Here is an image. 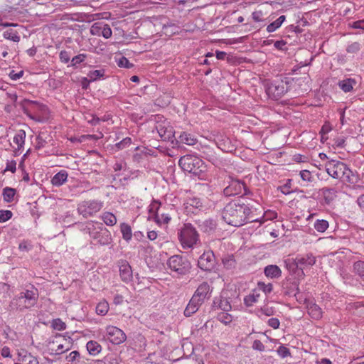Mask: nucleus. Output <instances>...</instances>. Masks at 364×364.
Returning a JSON list of instances; mask_svg holds the SVG:
<instances>
[{"label":"nucleus","mask_w":364,"mask_h":364,"mask_svg":"<svg viewBox=\"0 0 364 364\" xmlns=\"http://www.w3.org/2000/svg\"><path fill=\"white\" fill-rule=\"evenodd\" d=\"M223 219L228 224L235 227H240L245 223L257 221L252 215L248 205L236 200L228 203L223 208Z\"/></svg>","instance_id":"obj_1"},{"label":"nucleus","mask_w":364,"mask_h":364,"mask_svg":"<svg viewBox=\"0 0 364 364\" xmlns=\"http://www.w3.org/2000/svg\"><path fill=\"white\" fill-rule=\"evenodd\" d=\"M325 168L328 174L335 179H339L344 182H351L353 176L350 168L343 162L336 160H330L325 164Z\"/></svg>","instance_id":"obj_2"},{"label":"nucleus","mask_w":364,"mask_h":364,"mask_svg":"<svg viewBox=\"0 0 364 364\" xmlns=\"http://www.w3.org/2000/svg\"><path fill=\"white\" fill-rule=\"evenodd\" d=\"M291 79L289 77H280L265 85L267 94L274 100H278L287 93L289 89Z\"/></svg>","instance_id":"obj_3"},{"label":"nucleus","mask_w":364,"mask_h":364,"mask_svg":"<svg viewBox=\"0 0 364 364\" xmlns=\"http://www.w3.org/2000/svg\"><path fill=\"white\" fill-rule=\"evenodd\" d=\"M316 263V257L311 253L299 255L296 256L294 261L291 262H286V266L289 269L296 270L298 279H303L304 272L303 268L313 266Z\"/></svg>","instance_id":"obj_4"},{"label":"nucleus","mask_w":364,"mask_h":364,"mask_svg":"<svg viewBox=\"0 0 364 364\" xmlns=\"http://www.w3.org/2000/svg\"><path fill=\"white\" fill-rule=\"evenodd\" d=\"M205 286L202 284L198 287L195 294L191 299L186 308L184 310V315L186 317L192 316L196 313L199 306L203 303L205 299Z\"/></svg>","instance_id":"obj_5"},{"label":"nucleus","mask_w":364,"mask_h":364,"mask_svg":"<svg viewBox=\"0 0 364 364\" xmlns=\"http://www.w3.org/2000/svg\"><path fill=\"white\" fill-rule=\"evenodd\" d=\"M178 237L183 248H191L198 240V234L191 225L186 224L181 230Z\"/></svg>","instance_id":"obj_6"},{"label":"nucleus","mask_w":364,"mask_h":364,"mask_svg":"<svg viewBox=\"0 0 364 364\" xmlns=\"http://www.w3.org/2000/svg\"><path fill=\"white\" fill-rule=\"evenodd\" d=\"M168 267L179 274H184L190 268V263L181 255L171 256L167 261Z\"/></svg>","instance_id":"obj_7"},{"label":"nucleus","mask_w":364,"mask_h":364,"mask_svg":"<svg viewBox=\"0 0 364 364\" xmlns=\"http://www.w3.org/2000/svg\"><path fill=\"white\" fill-rule=\"evenodd\" d=\"M102 206V203L97 200L83 201L78 205L77 211L83 217L87 218L100 211Z\"/></svg>","instance_id":"obj_8"},{"label":"nucleus","mask_w":364,"mask_h":364,"mask_svg":"<svg viewBox=\"0 0 364 364\" xmlns=\"http://www.w3.org/2000/svg\"><path fill=\"white\" fill-rule=\"evenodd\" d=\"M107 338L113 344L118 345L123 343L126 338V334L120 328L109 326L106 328Z\"/></svg>","instance_id":"obj_9"},{"label":"nucleus","mask_w":364,"mask_h":364,"mask_svg":"<svg viewBox=\"0 0 364 364\" xmlns=\"http://www.w3.org/2000/svg\"><path fill=\"white\" fill-rule=\"evenodd\" d=\"M199 163L198 159L189 155L183 156L180 158L178 164L183 170L194 174L198 173L199 166L196 167Z\"/></svg>","instance_id":"obj_10"},{"label":"nucleus","mask_w":364,"mask_h":364,"mask_svg":"<svg viewBox=\"0 0 364 364\" xmlns=\"http://www.w3.org/2000/svg\"><path fill=\"white\" fill-rule=\"evenodd\" d=\"M217 263L215 261V257L212 250L206 251V274L208 272L212 273L213 276L210 279H220L219 274L216 272ZM208 276L206 275V278Z\"/></svg>","instance_id":"obj_11"},{"label":"nucleus","mask_w":364,"mask_h":364,"mask_svg":"<svg viewBox=\"0 0 364 364\" xmlns=\"http://www.w3.org/2000/svg\"><path fill=\"white\" fill-rule=\"evenodd\" d=\"M232 309L230 302L227 299H223L222 296H217L213 301V304L211 306V310L210 311V314H213V311L217 309H220L221 311H229Z\"/></svg>","instance_id":"obj_12"},{"label":"nucleus","mask_w":364,"mask_h":364,"mask_svg":"<svg viewBox=\"0 0 364 364\" xmlns=\"http://www.w3.org/2000/svg\"><path fill=\"white\" fill-rule=\"evenodd\" d=\"M31 305L27 304V301L20 294L14 297L9 304L11 311H23L24 309L31 308Z\"/></svg>","instance_id":"obj_13"},{"label":"nucleus","mask_w":364,"mask_h":364,"mask_svg":"<svg viewBox=\"0 0 364 364\" xmlns=\"http://www.w3.org/2000/svg\"><path fill=\"white\" fill-rule=\"evenodd\" d=\"M245 185L240 181L233 180L229 185L224 189L223 192L226 196H232L240 194Z\"/></svg>","instance_id":"obj_14"},{"label":"nucleus","mask_w":364,"mask_h":364,"mask_svg":"<svg viewBox=\"0 0 364 364\" xmlns=\"http://www.w3.org/2000/svg\"><path fill=\"white\" fill-rule=\"evenodd\" d=\"M21 294L27 301V304L34 306L38 299V290L31 285V289H26L25 291L21 292Z\"/></svg>","instance_id":"obj_15"},{"label":"nucleus","mask_w":364,"mask_h":364,"mask_svg":"<svg viewBox=\"0 0 364 364\" xmlns=\"http://www.w3.org/2000/svg\"><path fill=\"white\" fill-rule=\"evenodd\" d=\"M119 275L122 280L126 283L132 279V269L127 262L123 261L121 262L119 266Z\"/></svg>","instance_id":"obj_16"},{"label":"nucleus","mask_w":364,"mask_h":364,"mask_svg":"<svg viewBox=\"0 0 364 364\" xmlns=\"http://www.w3.org/2000/svg\"><path fill=\"white\" fill-rule=\"evenodd\" d=\"M18 360L23 364H39L37 358L23 349L18 353Z\"/></svg>","instance_id":"obj_17"},{"label":"nucleus","mask_w":364,"mask_h":364,"mask_svg":"<svg viewBox=\"0 0 364 364\" xmlns=\"http://www.w3.org/2000/svg\"><path fill=\"white\" fill-rule=\"evenodd\" d=\"M283 289L284 294L296 297V295L299 293V282L296 281L287 282L283 284Z\"/></svg>","instance_id":"obj_18"},{"label":"nucleus","mask_w":364,"mask_h":364,"mask_svg":"<svg viewBox=\"0 0 364 364\" xmlns=\"http://www.w3.org/2000/svg\"><path fill=\"white\" fill-rule=\"evenodd\" d=\"M320 193L323 198L326 204L332 203L337 197V191L333 188H323L320 190Z\"/></svg>","instance_id":"obj_19"},{"label":"nucleus","mask_w":364,"mask_h":364,"mask_svg":"<svg viewBox=\"0 0 364 364\" xmlns=\"http://www.w3.org/2000/svg\"><path fill=\"white\" fill-rule=\"evenodd\" d=\"M67 171L65 170H61L52 178L51 183L55 186H60L67 181Z\"/></svg>","instance_id":"obj_20"},{"label":"nucleus","mask_w":364,"mask_h":364,"mask_svg":"<svg viewBox=\"0 0 364 364\" xmlns=\"http://www.w3.org/2000/svg\"><path fill=\"white\" fill-rule=\"evenodd\" d=\"M264 274L271 278H278L281 276L282 271L277 265H268L264 268Z\"/></svg>","instance_id":"obj_21"},{"label":"nucleus","mask_w":364,"mask_h":364,"mask_svg":"<svg viewBox=\"0 0 364 364\" xmlns=\"http://www.w3.org/2000/svg\"><path fill=\"white\" fill-rule=\"evenodd\" d=\"M308 313L309 316L316 320H318L322 316L321 309L316 304H310L308 306Z\"/></svg>","instance_id":"obj_22"},{"label":"nucleus","mask_w":364,"mask_h":364,"mask_svg":"<svg viewBox=\"0 0 364 364\" xmlns=\"http://www.w3.org/2000/svg\"><path fill=\"white\" fill-rule=\"evenodd\" d=\"M95 239H97V242L101 245H108L111 241V237L109 231L106 229L102 230V232H97L94 237Z\"/></svg>","instance_id":"obj_23"},{"label":"nucleus","mask_w":364,"mask_h":364,"mask_svg":"<svg viewBox=\"0 0 364 364\" xmlns=\"http://www.w3.org/2000/svg\"><path fill=\"white\" fill-rule=\"evenodd\" d=\"M356 82L355 80L351 78H347L346 80L339 81L338 86L339 87L345 92H350L353 86L355 85Z\"/></svg>","instance_id":"obj_24"},{"label":"nucleus","mask_w":364,"mask_h":364,"mask_svg":"<svg viewBox=\"0 0 364 364\" xmlns=\"http://www.w3.org/2000/svg\"><path fill=\"white\" fill-rule=\"evenodd\" d=\"M178 141L187 145H194L196 143V139L191 136V134L186 132H182L178 137Z\"/></svg>","instance_id":"obj_25"},{"label":"nucleus","mask_w":364,"mask_h":364,"mask_svg":"<svg viewBox=\"0 0 364 364\" xmlns=\"http://www.w3.org/2000/svg\"><path fill=\"white\" fill-rule=\"evenodd\" d=\"M86 347L89 353L92 355L98 354L102 350V346L95 341H88Z\"/></svg>","instance_id":"obj_26"},{"label":"nucleus","mask_w":364,"mask_h":364,"mask_svg":"<svg viewBox=\"0 0 364 364\" xmlns=\"http://www.w3.org/2000/svg\"><path fill=\"white\" fill-rule=\"evenodd\" d=\"M26 132L24 130H19L14 137V142L17 145V149L19 150L23 146L25 142Z\"/></svg>","instance_id":"obj_27"},{"label":"nucleus","mask_w":364,"mask_h":364,"mask_svg":"<svg viewBox=\"0 0 364 364\" xmlns=\"http://www.w3.org/2000/svg\"><path fill=\"white\" fill-rule=\"evenodd\" d=\"M16 189H14V188H9V187L4 188L3 189V193H2L4 200L7 203L12 202L14 200V198L16 195Z\"/></svg>","instance_id":"obj_28"},{"label":"nucleus","mask_w":364,"mask_h":364,"mask_svg":"<svg viewBox=\"0 0 364 364\" xmlns=\"http://www.w3.org/2000/svg\"><path fill=\"white\" fill-rule=\"evenodd\" d=\"M285 16L282 15L279 16L277 20H275L274 22L271 23L267 26V31L269 33L274 32L282 26V23L285 21Z\"/></svg>","instance_id":"obj_29"},{"label":"nucleus","mask_w":364,"mask_h":364,"mask_svg":"<svg viewBox=\"0 0 364 364\" xmlns=\"http://www.w3.org/2000/svg\"><path fill=\"white\" fill-rule=\"evenodd\" d=\"M120 230L122 234V237L126 241H129L132 239V233L131 227L127 223H122L120 225Z\"/></svg>","instance_id":"obj_30"},{"label":"nucleus","mask_w":364,"mask_h":364,"mask_svg":"<svg viewBox=\"0 0 364 364\" xmlns=\"http://www.w3.org/2000/svg\"><path fill=\"white\" fill-rule=\"evenodd\" d=\"M103 222L109 226H113L117 223V218L114 214L109 212H106L102 215Z\"/></svg>","instance_id":"obj_31"},{"label":"nucleus","mask_w":364,"mask_h":364,"mask_svg":"<svg viewBox=\"0 0 364 364\" xmlns=\"http://www.w3.org/2000/svg\"><path fill=\"white\" fill-rule=\"evenodd\" d=\"M217 319L225 324L230 323L232 321V316L228 314V311H222L217 314Z\"/></svg>","instance_id":"obj_32"},{"label":"nucleus","mask_w":364,"mask_h":364,"mask_svg":"<svg viewBox=\"0 0 364 364\" xmlns=\"http://www.w3.org/2000/svg\"><path fill=\"white\" fill-rule=\"evenodd\" d=\"M109 310V304L107 301H103L100 302L96 306V313L98 315L104 316Z\"/></svg>","instance_id":"obj_33"},{"label":"nucleus","mask_w":364,"mask_h":364,"mask_svg":"<svg viewBox=\"0 0 364 364\" xmlns=\"http://www.w3.org/2000/svg\"><path fill=\"white\" fill-rule=\"evenodd\" d=\"M171 220V217L167 214H161L159 215L158 213H156L154 215V221L159 224H167Z\"/></svg>","instance_id":"obj_34"},{"label":"nucleus","mask_w":364,"mask_h":364,"mask_svg":"<svg viewBox=\"0 0 364 364\" xmlns=\"http://www.w3.org/2000/svg\"><path fill=\"white\" fill-rule=\"evenodd\" d=\"M353 271L360 277H364V261H357L353 264Z\"/></svg>","instance_id":"obj_35"},{"label":"nucleus","mask_w":364,"mask_h":364,"mask_svg":"<svg viewBox=\"0 0 364 364\" xmlns=\"http://www.w3.org/2000/svg\"><path fill=\"white\" fill-rule=\"evenodd\" d=\"M214 190H215V192L212 191V193L210 194V196H212L211 198L209 199V201L211 202L213 204L209 205V208H211L213 205V208H215V205L216 203L219 201L220 198L222 197L220 189L215 187Z\"/></svg>","instance_id":"obj_36"},{"label":"nucleus","mask_w":364,"mask_h":364,"mask_svg":"<svg viewBox=\"0 0 364 364\" xmlns=\"http://www.w3.org/2000/svg\"><path fill=\"white\" fill-rule=\"evenodd\" d=\"M328 228V223L325 220H317L314 223V228L320 232H323Z\"/></svg>","instance_id":"obj_37"},{"label":"nucleus","mask_w":364,"mask_h":364,"mask_svg":"<svg viewBox=\"0 0 364 364\" xmlns=\"http://www.w3.org/2000/svg\"><path fill=\"white\" fill-rule=\"evenodd\" d=\"M103 24V22H96L93 23L90 28L91 34L100 36L102 34Z\"/></svg>","instance_id":"obj_38"},{"label":"nucleus","mask_w":364,"mask_h":364,"mask_svg":"<svg viewBox=\"0 0 364 364\" xmlns=\"http://www.w3.org/2000/svg\"><path fill=\"white\" fill-rule=\"evenodd\" d=\"M63 340L68 343V344H70L72 338L70 337H68V338L63 337ZM70 347L71 346L70 345L59 344L57 347L56 354H61L65 351H68L70 350Z\"/></svg>","instance_id":"obj_39"},{"label":"nucleus","mask_w":364,"mask_h":364,"mask_svg":"<svg viewBox=\"0 0 364 364\" xmlns=\"http://www.w3.org/2000/svg\"><path fill=\"white\" fill-rule=\"evenodd\" d=\"M4 36L6 39H9L14 42H18L20 41V36L18 33L11 30L5 31L4 33Z\"/></svg>","instance_id":"obj_40"},{"label":"nucleus","mask_w":364,"mask_h":364,"mask_svg":"<svg viewBox=\"0 0 364 364\" xmlns=\"http://www.w3.org/2000/svg\"><path fill=\"white\" fill-rule=\"evenodd\" d=\"M259 294H249L244 299V303L247 306H251L254 303L257 301Z\"/></svg>","instance_id":"obj_41"},{"label":"nucleus","mask_w":364,"mask_h":364,"mask_svg":"<svg viewBox=\"0 0 364 364\" xmlns=\"http://www.w3.org/2000/svg\"><path fill=\"white\" fill-rule=\"evenodd\" d=\"M103 75L104 70H91L88 73V77H90L91 81H95L97 79H100V77H103Z\"/></svg>","instance_id":"obj_42"},{"label":"nucleus","mask_w":364,"mask_h":364,"mask_svg":"<svg viewBox=\"0 0 364 364\" xmlns=\"http://www.w3.org/2000/svg\"><path fill=\"white\" fill-rule=\"evenodd\" d=\"M52 327L55 330L63 331L66 328V324L60 318H55L52 321Z\"/></svg>","instance_id":"obj_43"},{"label":"nucleus","mask_w":364,"mask_h":364,"mask_svg":"<svg viewBox=\"0 0 364 364\" xmlns=\"http://www.w3.org/2000/svg\"><path fill=\"white\" fill-rule=\"evenodd\" d=\"M13 213L11 210H0V223H4L11 218Z\"/></svg>","instance_id":"obj_44"},{"label":"nucleus","mask_w":364,"mask_h":364,"mask_svg":"<svg viewBox=\"0 0 364 364\" xmlns=\"http://www.w3.org/2000/svg\"><path fill=\"white\" fill-rule=\"evenodd\" d=\"M117 65L120 68H131L134 66L132 63H131L129 60L125 57H121L118 61Z\"/></svg>","instance_id":"obj_45"},{"label":"nucleus","mask_w":364,"mask_h":364,"mask_svg":"<svg viewBox=\"0 0 364 364\" xmlns=\"http://www.w3.org/2000/svg\"><path fill=\"white\" fill-rule=\"evenodd\" d=\"M95 364H117V360L112 356H106L102 360H97Z\"/></svg>","instance_id":"obj_46"},{"label":"nucleus","mask_w":364,"mask_h":364,"mask_svg":"<svg viewBox=\"0 0 364 364\" xmlns=\"http://www.w3.org/2000/svg\"><path fill=\"white\" fill-rule=\"evenodd\" d=\"M360 50V45L358 42H354V43L350 44L346 48V51L348 53H351V54L357 53Z\"/></svg>","instance_id":"obj_47"},{"label":"nucleus","mask_w":364,"mask_h":364,"mask_svg":"<svg viewBox=\"0 0 364 364\" xmlns=\"http://www.w3.org/2000/svg\"><path fill=\"white\" fill-rule=\"evenodd\" d=\"M112 32L110 26L108 24L104 23L101 36L105 38H109L112 36Z\"/></svg>","instance_id":"obj_48"},{"label":"nucleus","mask_w":364,"mask_h":364,"mask_svg":"<svg viewBox=\"0 0 364 364\" xmlns=\"http://www.w3.org/2000/svg\"><path fill=\"white\" fill-rule=\"evenodd\" d=\"M85 58L86 55L85 54H79L77 55H75L71 60V65L76 66L77 64H80V63L83 62Z\"/></svg>","instance_id":"obj_49"},{"label":"nucleus","mask_w":364,"mask_h":364,"mask_svg":"<svg viewBox=\"0 0 364 364\" xmlns=\"http://www.w3.org/2000/svg\"><path fill=\"white\" fill-rule=\"evenodd\" d=\"M300 176L303 181L311 182L312 181L311 173L308 170H303L300 171Z\"/></svg>","instance_id":"obj_50"},{"label":"nucleus","mask_w":364,"mask_h":364,"mask_svg":"<svg viewBox=\"0 0 364 364\" xmlns=\"http://www.w3.org/2000/svg\"><path fill=\"white\" fill-rule=\"evenodd\" d=\"M18 249L23 252H28L32 249V245H31L28 241L23 240L19 244Z\"/></svg>","instance_id":"obj_51"},{"label":"nucleus","mask_w":364,"mask_h":364,"mask_svg":"<svg viewBox=\"0 0 364 364\" xmlns=\"http://www.w3.org/2000/svg\"><path fill=\"white\" fill-rule=\"evenodd\" d=\"M258 286L259 288L265 293L269 294L272 291V284L269 283L268 284H265L264 283L259 282Z\"/></svg>","instance_id":"obj_52"},{"label":"nucleus","mask_w":364,"mask_h":364,"mask_svg":"<svg viewBox=\"0 0 364 364\" xmlns=\"http://www.w3.org/2000/svg\"><path fill=\"white\" fill-rule=\"evenodd\" d=\"M345 141L346 140L343 137H337L334 139V144L333 146L338 148H343L345 146Z\"/></svg>","instance_id":"obj_53"},{"label":"nucleus","mask_w":364,"mask_h":364,"mask_svg":"<svg viewBox=\"0 0 364 364\" xmlns=\"http://www.w3.org/2000/svg\"><path fill=\"white\" fill-rule=\"evenodd\" d=\"M38 105H39V104L36 101H32V100H24L23 101V107L25 112H26L27 108L29 107L38 106Z\"/></svg>","instance_id":"obj_54"},{"label":"nucleus","mask_w":364,"mask_h":364,"mask_svg":"<svg viewBox=\"0 0 364 364\" xmlns=\"http://www.w3.org/2000/svg\"><path fill=\"white\" fill-rule=\"evenodd\" d=\"M252 348L259 351L264 350V346L259 340H255L252 344Z\"/></svg>","instance_id":"obj_55"},{"label":"nucleus","mask_w":364,"mask_h":364,"mask_svg":"<svg viewBox=\"0 0 364 364\" xmlns=\"http://www.w3.org/2000/svg\"><path fill=\"white\" fill-rule=\"evenodd\" d=\"M23 75V70H21L19 71L18 73H15L14 70H11L9 74V76L10 77V78L13 80H17L18 79H20Z\"/></svg>","instance_id":"obj_56"},{"label":"nucleus","mask_w":364,"mask_h":364,"mask_svg":"<svg viewBox=\"0 0 364 364\" xmlns=\"http://www.w3.org/2000/svg\"><path fill=\"white\" fill-rule=\"evenodd\" d=\"M280 322L277 318H271L268 320V325L274 329H277L279 327Z\"/></svg>","instance_id":"obj_57"},{"label":"nucleus","mask_w":364,"mask_h":364,"mask_svg":"<svg viewBox=\"0 0 364 364\" xmlns=\"http://www.w3.org/2000/svg\"><path fill=\"white\" fill-rule=\"evenodd\" d=\"M60 59L63 63H67L70 60V55L66 50H62L60 53Z\"/></svg>","instance_id":"obj_58"},{"label":"nucleus","mask_w":364,"mask_h":364,"mask_svg":"<svg viewBox=\"0 0 364 364\" xmlns=\"http://www.w3.org/2000/svg\"><path fill=\"white\" fill-rule=\"evenodd\" d=\"M262 12L261 11H256L252 14L253 20L255 22H259L262 21Z\"/></svg>","instance_id":"obj_59"},{"label":"nucleus","mask_w":364,"mask_h":364,"mask_svg":"<svg viewBox=\"0 0 364 364\" xmlns=\"http://www.w3.org/2000/svg\"><path fill=\"white\" fill-rule=\"evenodd\" d=\"M16 170V163L15 161H11L7 163L5 171H10L14 173Z\"/></svg>","instance_id":"obj_60"},{"label":"nucleus","mask_w":364,"mask_h":364,"mask_svg":"<svg viewBox=\"0 0 364 364\" xmlns=\"http://www.w3.org/2000/svg\"><path fill=\"white\" fill-rule=\"evenodd\" d=\"M80 357V353L77 350L72 351L68 356L67 360L69 362H73L77 358Z\"/></svg>","instance_id":"obj_61"},{"label":"nucleus","mask_w":364,"mask_h":364,"mask_svg":"<svg viewBox=\"0 0 364 364\" xmlns=\"http://www.w3.org/2000/svg\"><path fill=\"white\" fill-rule=\"evenodd\" d=\"M131 144V139L129 137H127L124 139L122 141L117 144V146L119 149H124L127 145Z\"/></svg>","instance_id":"obj_62"},{"label":"nucleus","mask_w":364,"mask_h":364,"mask_svg":"<svg viewBox=\"0 0 364 364\" xmlns=\"http://www.w3.org/2000/svg\"><path fill=\"white\" fill-rule=\"evenodd\" d=\"M277 351L278 353L283 358L287 357L290 354L289 349L284 346H280Z\"/></svg>","instance_id":"obj_63"},{"label":"nucleus","mask_w":364,"mask_h":364,"mask_svg":"<svg viewBox=\"0 0 364 364\" xmlns=\"http://www.w3.org/2000/svg\"><path fill=\"white\" fill-rule=\"evenodd\" d=\"M354 28H360L364 30V19L355 21L353 24Z\"/></svg>","instance_id":"obj_64"}]
</instances>
